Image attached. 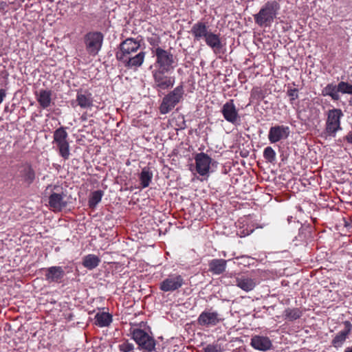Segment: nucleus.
Here are the masks:
<instances>
[{"instance_id": "nucleus-13", "label": "nucleus", "mask_w": 352, "mask_h": 352, "mask_svg": "<svg viewBox=\"0 0 352 352\" xmlns=\"http://www.w3.org/2000/svg\"><path fill=\"white\" fill-rule=\"evenodd\" d=\"M224 119L233 124L237 123L239 120V116L233 100H230L226 102L221 110Z\"/></svg>"}, {"instance_id": "nucleus-7", "label": "nucleus", "mask_w": 352, "mask_h": 352, "mask_svg": "<svg viewBox=\"0 0 352 352\" xmlns=\"http://www.w3.org/2000/svg\"><path fill=\"white\" fill-rule=\"evenodd\" d=\"M132 336L140 349H143L146 352H152L155 350V339L144 330L140 329H134Z\"/></svg>"}, {"instance_id": "nucleus-30", "label": "nucleus", "mask_w": 352, "mask_h": 352, "mask_svg": "<svg viewBox=\"0 0 352 352\" xmlns=\"http://www.w3.org/2000/svg\"><path fill=\"white\" fill-rule=\"evenodd\" d=\"M153 174L149 171L148 168H144L140 175V180L142 188H146L152 179Z\"/></svg>"}, {"instance_id": "nucleus-8", "label": "nucleus", "mask_w": 352, "mask_h": 352, "mask_svg": "<svg viewBox=\"0 0 352 352\" xmlns=\"http://www.w3.org/2000/svg\"><path fill=\"white\" fill-rule=\"evenodd\" d=\"M146 52L141 51L138 54H129L128 55H116V59L122 65L128 69H133L140 67L144 60Z\"/></svg>"}, {"instance_id": "nucleus-15", "label": "nucleus", "mask_w": 352, "mask_h": 352, "mask_svg": "<svg viewBox=\"0 0 352 352\" xmlns=\"http://www.w3.org/2000/svg\"><path fill=\"white\" fill-rule=\"evenodd\" d=\"M195 160L197 172L202 176L207 175L209 172L212 159L207 154L199 153L196 155Z\"/></svg>"}, {"instance_id": "nucleus-3", "label": "nucleus", "mask_w": 352, "mask_h": 352, "mask_svg": "<svg viewBox=\"0 0 352 352\" xmlns=\"http://www.w3.org/2000/svg\"><path fill=\"white\" fill-rule=\"evenodd\" d=\"M184 94V86L181 84L166 95L160 106V113L166 114L170 111L182 99Z\"/></svg>"}, {"instance_id": "nucleus-28", "label": "nucleus", "mask_w": 352, "mask_h": 352, "mask_svg": "<svg viewBox=\"0 0 352 352\" xmlns=\"http://www.w3.org/2000/svg\"><path fill=\"white\" fill-rule=\"evenodd\" d=\"M112 322V316L108 313H98L95 316V324L100 327H107Z\"/></svg>"}, {"instance_id": "nucleus-18", "label": "nucleus", "mask_w": 352, "mask_h": 352, "mask_svg": "<svg viewBox=\"0 0 352 352\" xmlns=\"http://www.w3.org/2000/svg\"><path fill=\"white\" fill-rule=\"evenodd\" d=\"M190 32L194 37V40L199 41L201 39L205 40L210 31L208 30V25L206 23L199 21L192 25Z\"/></svg>"}, {"instance_id": "nucleus-33", "label": "nucleus", "mask_w": 352, "mask_h": 352, "mask_svg": "<svg viewBox=\"0 0 352 352\" xmlns=\"http://www.w3.org/2000/svg\"><path fill=\"white\" fill-rule=\"evenodd\" d=\"M264 158L270 163L276 160V152L271 146H267L263 151Z\"/></svg>"}, {"instance_id": "nucleus-42", "label": "nucleus", "mask_w": 352, "mask_h": 352, "mask_svg": "<svg viewBox=\"0 0 352 352\" xmlns=\"http://www.w3.org/2000/svg\"><path fill=\"white\" fill-rule=\"evenodd\" d=\"M344 352H352V348L351 347H347L346 349H345V351Z\"/></svg>"}, {"instance_id": "nucleus-23", "label": "nucleus", "mask_w": 352, "mask_h": 352, "mask_svg": "<svg viewBox=\"0 0 352 352\" xmlns=\"http://www.w3.org/2000/svg\"><path fill=\"white\" fill-rule=\"evenodd\" d=\"M227 265V261L220 259H212L209 263V270L213 274H221L225 272Z\"/></svg>"}, {"instance_id": "nucleus-10", "label": "nucleus", "mask_w": 352, "mask_h": 352, "mask_svg": "<svg viewBox=\"0 0 352 352\" xmlns=\"http://www.w3.org/2000/svg\"><path fill=\"white\" fill-rule=\"evenodd\" d=\"M184 284L181 275H170L160 283V289L165 292H174L180 288Z\"/></svg>"}, {"instance_id": "nucleus-2", "label": "nucleus", "mask_w": 352, "mask_h": 352, "mask_svg": "<svg viewBox=\"0 0 352 352\" xmlns=\"http://www.w3.org/2000/svg\"><path fill=\"white\" fill-rule=\"evenodd\" d=\"M152 53L156 57L155 63V69L173 71L177 65V59L169 50H166L162 47H157L152 50Z\"/></svg>"}, {"instance_id": "nucleus-20", "label": "nucleus", "mask_w": 352, "mask_h": 352, "mask_svg": "<svg viewBox=\"0 0 352 352\" xmlns=\"http://www.w3.org/2000/svg\"><path fill=\"white\" fill-rule=\"evenodd\" d=\"M65 276V272L60 266L50 267L45 270V279L48 282H59Z\"/></svg>"}, {"instance_id": "nucleus-12", "label": "nucleus", "mask_w": 352, "mask_h": 352, "mask_svg": "<svg viewBox=\"0 0 352 352\" xmlns=\"http://www.w3.org/2000/svg\"><path fill=\"white\" fill-rule=\"evenodd\" d=\"M54 190L57 192H53L49 197V205L54 211H60L67 206V201L64 199L65 194L59 190L58 186H54Z\"/></svg>"}, {"instance_id": "nucleus-38", "label": "nucleus", "mask_w": 352, "mask_h": 352, "mask_svg": "<svg viewBox=\"0 0 352 352\" xmlns=\"http://www.w3.org/2000/svg\"><path fill=\"white\" fill-rule=\"evenodd\" d=\"M204 352H222L218 344H208L204 349Z\"/></svg>"}, {"instance_id": "nucleus-34", "label": "nucleus", "mask_w": 352, "mask_h": 352, "mask_svg": "<svg viewBox=\"0 0 352 352\" xmlns=\"http://www.w3.org/2000/svg\"><path fill=\"white\" fill-rule=\"evenodd\" d=\"M336 87L338 89V92L341 94H352V85L345 82H340Z\"/></svg>"}, {"instance_id": "nucleus-39", "label": "nucleus", "mask_w": 352, "mask_h": 352, "mask_svg": "<svg viewBox=\"0 0 352 352\" xmlns=\"http://www.w3.org/2000/svg\"><path fill=\"white\" fill-rule=\"evenodd\" d=\"M6 96V90L1 89H0V104L2 102V101L3 100Z\"/></svg>"}, {"instance_id": "nucleus-40", "label": "nucleus", "mask_w": 352, "mask_h": 352, "mask_svg": "<svg viewBox=\"0 0 352 352\" xmlns=\"http://www.w3.org/2000/svg\"><path fill=\"white\" fill-rule=\"evenodd\" d=\"M8 8V4L5 1H0V11H5Z\"/></svg>"}, {"instance_id": "nucleus-29", "label": "nucleus", "mask_w": 352, "mask_h": 352, "mask_svg": "<svg viewBox=\"0 0 352 352\" xmlns=\"http://www.w3.org/2000/svg\"><path fill=\"white\" fill-rule=\"evenodd\" d=\"M338 87L333 83L328 84L322 90V95L324 96H330L333 100H338L340 99V95L338 89H336Z\"/></svg>"}, {"instance_id": "nucleus-17", "label": "nucleus", "mask_w": 352, "mask_h": 352, "mask_svg": "<svg viewBox=\"0 0 352 352\" xmlns=\"http://www.w3.org/2000/svg\"><path fill=\"white\" fill-rule=\"evenodd\" d=\"M75 102L82 109H89L94 106L92 94L88 90H78Z\"/></svg>"}, {"instance_id": "nucleus-41", "label": "nucleus", "mask_w": 352, "mask_h": 352, "mask_svg": "<svg viewBox=\"0 0 352 352\" xmlns=\"http://www.w3.org/2000/svg\"><path fill=\"white\" fill-rule=\"evenodd\" d=\"M346 139L348 140L349 142H351L352 143V134H351L350 133L347 135L346 136Z\"/></svg>"}, {"instance_id": "nucleus-26", "label": "nucleus", "mask_w": 352, "mask_h": 352, "mask_svg": "<svg viewBox=\"0 0 352 352\" xmlns=\"http://www.w3.org/2000/svg\"><path fill=\"white\" fill-rule=\"evenodd\" d=\"M100 263V258L95 254H88L82 258V265L88 270H93Z\"/></svg>"}, {"instance_id": "nucleus-11", "label": "nucleus", "mask_w": 352, "mask_h": 352, "mask_svg": "<svg viewBox=\"0 0 352 352\" xmlns=\"http://www.w3.org/2000/svg\"><path fill=\"white\" fill-rule=\"evenodd\" d=\"M140 47V42L133 38H127L120 44L116 55H128L136 54Z\"/></svg>"}, {"instance_id": "nucleus-22", "label": "nucleus", "mask_w": 352, "mask_h": 352, "mask_svg": "<svg viewBox=\"0 0 352 352\" xmlns=\"http://www.w3.org/2000/svg\"><path fill=\"white\" fill-rule=\"evenodd\" d=\"M204 41L206 45L215 53L219 52L223 47L219 34H214L212 32L209 33Z\"/></svg>"}, {"instance_id": "nucleus-27", "label": "nucleus", "mask_w": 352, "mask_h": 352, "mask_svg": "<svg viewBox=\"0 0 352 352\" xmlns=\"http://www.w3.org/2000/svg\"><path fill=\"white\" fill-rule=\"evenodd\" d=\"M51 96L50 91L42 89L39 91L37 100L42 108L46 109L50 107L52 100Z\"/></svg>"}, {"instance_id": "nucleus-44", "label": "nucleus", "mask_w": 352, "mask_h": 352, "mask_svg": "<svg viewBox=\"0 0 352 352\" xmlns=\"http://www.w3.org/2000/svg\"><path fill=\"white\" fill-rule=\"evenodd\" d=\"M344 225H345V226H349L348 223L346 221H344Z\"/></svg>"}, {"instance_id": "nucleus-43", "label": "nucleus", "mask_w": 352, "mask_h": 352, "mask_svg": "<svg viewBox=\"0 0 352 352\" xmlns=\"http://www.w3.org/2000/svg\"><path fill=\"white\" fill-rule=\"evenodd\" d=\"M81 119H82V120H86V117L85 116V115H82V116H81Z\"/></svg>"}, {"instance_id": "nucleus-32", "label": "nucleus", "mask_w": 352, "mask_h": 352, "mask_svg": "<svg viewBox=\"0 0 352 352\" xmlns=\"http://www.w3.org/2000/svg\"><path fill=\"white\" fill-rule=\"evenodd\" d=\"M102 195L103 194L101 190H96L93 192L89 199V207L94 208L101 201Z\"/></svg>"}, {"instance_id": "nucleus-5", "label": "nucleus", "mask_w": 352, "mask_h": 352, "mask_svg": "<svg viewBox=\"0 0 352 352\" xmlns=\"http://www.w3.org/2000/svg\"><path fill=\"white\" fill-rule=\"evenodd\" d=\"M169 71L154 69L152 71L153 78V88L157 91L166 90L173 87L175 78L168 75Z\"/></svg>"}, {"instance_id": "nucleus-35", "label": "nucleus", "mask_w": 352, "mask_h": 352, "mask_svg": "<svg viewBox=\"0 0 352 352\" xmlns=\"http://www.w3.org/2000/svg\"><path fill=\"white\" fill-rule=\"evenodd\" d=\"M287 94L290 97V103L293 104L294 101L298 98V89L289 87L287 91Z\"/></svg>"}, {"instance_id": "nucleus-6", "label": "nucleus", "mask_w": 352, "mask_h": 352, "mask_svg": "<svg viewBox=\"0 0 352 352\" xmlns=\"http://www.w3.org/2000/svg\"><path fill=\"white\" fill-rule=\"evenodd\" d=\"M104 36L100 32H89L84 36V43L87 53L91 56H96L101 50Z\"/></svg>"}, {"instance_id": "nucleus-16", "label": "nucleus", "mask_w": 352, "mask_h": 352, "mask_svg": "<svg viewBox=\"0 0 352 352\" xmlns=\"http://www.w3.org/2000/svg\"><path fill=\"white\" fill-rule=\"evenodd\" d=\"M289 134V127L274 126L270 129L268 139L271 143H276L283 138H287Z\"/></svg>"}, {"instance_id": "nucleus-1", "label": "nucleus", "mask_w": 352, "mask_h": 352, "mask_svg": "<svg viewBox=\"0 0 352 352\" xmlns=\"http://www.w3.org/2000/svg\"><path fill=\"white\" fill-rule=\"evenodd\" d=\"M280 8L276 0L267 1L257 14L253 15L255 23L260 27H269L276 19Z\"/></svg>"}, {"instance_id": "nucleus-36", "label": "nucleus", "mask_w": 352, "mask_h": 352, "mask_svg": "<svg viewBox=\"0 0 352 352\" xmlns=\"http://www.w3.org/2000/svg\"><path fill=\"white\" fill-rule=\"evenodd\" d=\"M148 43L153 47L152 50H155L157 47H160L159 45L161 42L160 38L157 36H153L147 38Z\"/></svg>"}, {"instance_id": "nucleus-19", "label": "nucleus", "mask_w": 352, "mask_h": 352, "mask_svg": "<svg viewBox=\"0 0 352 352\" xmlns=\"http://www.w3.org/2000/svg\"><path fill=\"white\" fill-rule=\"evenodd\" d=\"M251 346L255 349L265 351L271 349L272 344L269 338L254 336L251 339Z\"/></svg>"}, {"instance_id": "nucleus-25", "label": "nucleus", "mask_w": 352, "mask_h": 352, "mask_svg": "<svg viewBox=\"0 0 352 352\" xmlns=\"http://www.w3.org/2000/svg\"><path fill=\"white\" fill-rule=\"evenodd\" d=\"M21 175L23 179L24 182L28 185L32 184L36 177L35 171L29 164L23 166V169L21 171Z\"/></svg>"}, {"instance_id": "nucleus-24", "label": "nucleus", "mask_w": 352, "mask_h": 352, "mask_svg": "<svg viewBox=\"0 0 352 352\" xmlns=\"http://www.w3.org/2000/svg\"><path fill=\"white\" fill-rule=\"evenodd\" d=\"M346 329L344 331H342L339 332L332 340L331 344L333 346L338 348L341 346L344 341L346 340V338H347L348 335L350 333L351 328H350V322H346Z\"/></svg>"}, {"instance_id": "nucleus-31", "label": "nucleus", "mask_w": 352, "mask_h": 352, "mask_svg": "<svg viewBox=\"0 0 352 352\" xmlns=\"http://www.w3.org/2000/svg\"><path fill=\"white\" fill-rule=\"evenodd\" d=\"M284 314L286 319L292 321L300 318L302 311L298 308H287L285 310Z\"/></svg>"}, {"instance_id": "nucleus-14", "label": "nucleus", "mask_w": 352, "mask_h": 352, "mask_svg": "<svg viewBox=\"0 0 352 352\" xmlns=\"http://www.w3.org/2000/svg\"><path fill=\"white\" fill-rule=\"evenodd\" d=\"M221 321L219 315L216 311H204L197 318L198 324L206 327H214Z\"/></svg>"}, {"instance_id": "nucleus-37", "label": "nucleus", "mask_w": 352, "mask_h": 352, "mask_svg": "<svg viewBox=\"0 0 352 352\" xmlns=\"http://www.w3.org/2000/svg\"><path fill=\"white\" fill-rule=\"evenodd\" d=\"M119 349L122 352H130L133 349V344L126 341L119 345Z\"/></svg>"}, {"instance_id": "nucleus-4", "label": "nucleus", "mask_w": 352, "mask_h": 352, "mask_svg": "<svg viewBox=\"0 0 352 352\" xmlns=\"http://www.w3.org/2000/svg\"><path fill=\"white\" fill-rule=\"evenodd\" d=\"M68 134L65 128L61 126L56 129L53 134V144H56L60 155L64 160H68L70 155Z\"/></svg>"}, {"instance_id": "nucleus-9", "label": "nucleus", "mask_w": 352, "mask_h": 352, "mask_svg": "<svg viewBox=\"0 0 352 352\" xmlns=\"http://www.w3.org/2000/svg\"><path fill=\"white\" fill-rule=\"evenodd\" d=\"M342 116L340 109H333L329 111L326 123V133L329 135H333L340 129V119Z\"/></svg>"}, {"instance_id": "nucleus-21", "label": "nucleus", "mask_w": 352, "mask_h": 352, "mask_svg": "<svg viewBox=\"0 0 352 352\" xmlns=\"http://www.w3.org/2000/svg\"><path fill=\"white\" fill-rule=\"evenodd\" d=\"M235 285L242 290L248 292L254 289L256 282L253 278L245 276H241L235 278Z\"/></svg>"}]
</instances>
